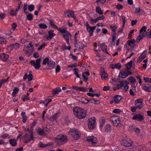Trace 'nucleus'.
<instances>
[{
  "mask_svg": "<svg viewBox=\"0 0 151 151\" xmlns=\"http://www.w3.org/2000/svg\"><path fill=\"white\" fill-rule=\"evenodd\" d=\"M144 80L146 82H149L150 83H151V78L147 77H145L144 78Z\"/></svg>",
  "mask_w": 151,
  "mask_h": 151,
  "instance_id": "69168bd1",
  "label": "nucleus"
},
{
  "mask_svg": "<svg viewBox=\"0 0 151 151\" xmlns=\"http://www.w3.org/2000/svg\"><path fill=\"white\" fill-rule=\"evenodd\" d=\"M10 11L11 12V13L10 14L11 15L16 16L17 15V13L15 11V10L11 9Z\"/></svg>",
  "mask_w": 151,
  "mask_h": 151,
  "instance_id": "13d9d810",
  "label": "nucleus"
},
{
  "mask_svg": "<svg viewBox=\"0 0 151 151\" xmlns=\"http://www.w3.org/2000/svg\"><path fill=\"white\" fill-rule=\"evenodd\" d=\"M143 119L144 118L143 116L139 114H137L133 116L132 117V119L133 120L136 119L139 121H142L143 120Z\"/></svg>",
  "mask_w": 151,
  "mask_h": 151,
  "instance_id": "a211bd4d",
  "label": "nucleus"
},
{
  "mask_svg": "<svg viewBox=\"0 0 151 151\" xmlns=\"http://www.w3.org/2000/svg\"><path fill=\"white\" fill-rule=\"evenodd\" d=\"M73 113L77 118L82 119L85 118L87 116V111L84 109L78 106L74 107Z\"/></svg>",
  "mask_w": 151,
  "mask_h": 151,
  "instance_id": "f257e3e1",
  "label": "nucleus"
},
{
  "mask_svg": "<svg viewBox=\"0 0 151 151\" xmlns=\"http://www.w3.org/2000/svg\"><path fill=\"white\" fill-rule=\"evenodd\" d=\"M134 103L138 109H140L142 107V103L141 100L137 99L135 101Z\"/></svg>",
  "mask_w": 151,
  "mask_h": 151,
  "instance_id": "4468645a",
  "label": "nucleus"
},
{
  "mask_svg": "<svg viewBox=\"0 0 151 151\" xmlns=\"http://www.w3.org/2000/svg\"><path fill=\"white\" fill-rule=\"evenodd\" d=\"M14 48V46H13V44H12L8 46L7 47V49L9 51H12L13 50Z\"/></svg>",
  "mask_w": 151,
  "mask_h": 151,
  "instance_id": "8fccbe9b",
  "label": "nucleus"
},
{
  "mask_svg": "<svg viewBox=\"0 0 151 151\" xmlns=\"http://www.w3.org/2000/svg\"><path fill=\"white\" fill-rule=\"evenodd\" d=\"M39 27L41 29H45L47 28V26L45 24H40L38 25Z\"/></svg>",
  "mask_w": 151,
  "mask_h": 151,
  "instance_id": "a18cd8bd",
  "label": "nucleus"
},
{
  "mask_svg": "<svg viewBox=\"0 0 151 151\" xmlns=\"http://www.w3.org/2000/svg\"><path fill=\"white\" fill-rule=\"evenodd\" d=\"M128 82L127 81L121 82L119 84L117 85V88L118 89L121 88L124 91L126 92L129 88V86L128 85Z\"/></svg>",
  "mask_w": 151,
  "mask_h": 151,
  "instance_id": "39448f33",
  "label": "nucleus"
},
{
  "mask_svg": "<svg viewBox=\"0 0 151 151\" xmlns=\"http://www.w3.org/2000/svg\"><path fill=\"white\" fill-rule=\"evenodd\" d=\"M100 92H99L97 94H93V93H87V95H88V96L91 97H93L95 96H96L97 97H99L100 96Z\"/></svg>",
  "mask_w": 151,
  "mask_h": 151,
  "instance_id": "7c9ffc66",
  "label": "nucleus"
},
{
  "mask_svg": "<svg viewBox=\"0 0 151 151\" xmlns=\"http://www.w3.org/2000/svg\"><path fill=\"white\" fill-rule=\"evenodd\" d=\"M101 47L103 51H106L107 46L106 45L105 43H103L101 45Z\"/></svg>",
  "mask_w": 151,
  "mask_h": 151,
  "instance_id": "473e14b6",
  "label": "nucleus"
},
{
  "mask_svg": "<svg viewBox=\"0 0 151 151\" xmlns=\"http://www.w3.org/2000/svg\"><path fill=\"white\" fill-rule=\"evenodd\" d=\"M27 5L26 4H24L23 7L24 12L25 14H27L28 13V11L27 10Z\"/></svg>",
  "mask_w": 151,
  "mask_h": 151,
  "instance_id": "09e8293b",
  "label": "nucleus"
},
{
  "mask_svg": "<svg viewBox=\"0 0 151 151\" xmlns=\"http://www.w3.org/2000/svg\"><path fill=\"white\" fill-rule=\"evenodd\" d=\"M91 103H93L95 104H99L100 103V102L99 100H95L93 99H91L89 101Z\"/></svg>",
  "mask_w": 151,
  "mask_h": 151,
  "instance_id": "de8ad7c7",
  "label": "nucleus"
},
{
  "mask_svg": "<svg viewBox=\"0 0 151 151\" xmlns=\"http://www.w3.org/2000/svg\"><path fill=\"white\" fill-rule=\"evenodd\" d=\"M101 71H103L101 75V78L103 80H106L108 78V75L105 72L104 68H101Z\"/></svg>",
  "mask_w": 151,
  "mask_h": 151,
  "instance_id": "dca6fc26",
  "label": "nucleus"
},
{
  "mask_svg": "<svg viewBox=\"0 0 151 151\" xmlns=\"http://www.w3.org/2000/svg\"><path fill=\"white\" fill-rule=\"evenodd\" d=\"M52 143H49L47 144H44L42 142H40L39 143V145L40 147L45 148L48 146H51L52 145Z\"/></svg>",
  "mask_w": 151,
  "mask_h": 151,
  "instance_id": "5701e85b",
  "label": "nucleus"
},
{
  "mask_svg": "<svg viewBox=\"0 0 151 151\" xmlns=\"http://www.w3.org/2000/svg\"><path fill=\"white\" fill-rule=\"evenodd\" d=\"M6 40L3 37H0V43L1 44H5L6 43Z\"/></svg>",
  "mask_w": 151,
  "mask_h": 151,
  "instance_id": "603ef678",
  "label": "nucleus"
},
{
  "mask_svg": "<svg viewBox=\"0 0 151 151\" xmlns=\"http://www.w3.org/2000/svg\"><path fill=\"white\" fill-rule=\"evenodd\" d=\"M58 30L63 35V37L66 40L68 44L70 45L69 42V38H71V37L70 33L64 29H59Z\"/></svg>",
  "mask_w": 151,
  "mask_h": 151,
  "instance_id": "423d86ee",
  "label": "nucleus"
},
{
  "mask_svg": "<svg viewBox=\"0 0 151 151\" xmlns=\"http://www.w3.org/2000/svg\"><path fill=\"white\" fill-rule=\"evenodd\" d=\"M111 126L110 125L108 124L105 127V131L106 132H108L111 129Z\"/></svg>",
  "mask_w": 151,
  "mask_h": 151,
  "instance_id": "c9c22d12",
  "label": "nucleus"
},
{
  "mask_svg": "<svg viewBox=\"0 0 151 151\" xmlns=\"http://www.w3.org/2000/svg\"><path fill=\"white\" fill-rule=\"evenodd\" d=\"M86 23L87 30L89 33V36H92L93 31L96 29V26L90 27L88 24V22H87Z\"/></svg>",
  "mask_w": 151,
  "mask_h": 151,
  "instance_id": "9d476101",
  "label": "nucleus"
},
{
  "mask_svg": "<svg viewBox=\"0 0 151 151\" xmlns=\"http://www.w3.org/2000/svg\"><path fill=\"white\" fill-rule=\"evenodd\" d=\"M25 130L26 132H28V134H29V135L30 136V138L24 141V143H27L31 141V140H34V137L33 136V133L32 130H29L28 129H25Z\"/></svg>",
  "mask_w": 151,
  "mask_h": 151,
  "instance_id": "9b49d317",
  "label": "nucleus"
},
{
  "mask_svg": "<svg viewBox=\"0 0 151 151\" xmlns=\"http://www.w3.org/2000/svg\"><path fill=\"white\" fill-rule=\"evenodd\" d=\"M80 43H79L78 44H77V43H76L75 44V47L77 48V49L79 47V49H78V50L79 49H83L85 47V45H81V46H80V45L79 44Z\"/></svg>",
  "mask_w": 151,
  "mask_h": 151,
  "instance_id": "c85d7f7f",
  "label": "nucleus"
},
{
  "mask_svg": "<svg viewBox=\"0 0 151 151\" xmlns=\"http://www.w3.org/2000/svg\"><path fill=\"white\" fill-rule=\"evenodd\" d=\"M42 64L44 65L47 64V67L51 69L54 68L55 63L54 61L50 60L49 57H47L44 59Z\"/></svg>",
  "mask_w": 151,
  "mask_h": 151,
  "instance_id": "7ed1b4c3",
  "label": "nucleus"
},
{
  "mask_svg": "<svg viewBox=\"0 0 151 151\" xmlns=\"http://www.w3.org/2000/svg\"><path fill=\"white\" fill-rule=\"evenodd\" d=\"M68 134L72 135L75 140H77L80 138L81 134L77 129H71L68 132Z\"/></svg>",
  "mask_w": 151,
  "mask_h": 151,
  "instance_id": "20e7f679",
  "label": "nucleus"
},
{
  "mask_svg": "<svg viewBox=\"0 0 151 151\" xmlns=\"http://www.w3.org/2000/svg\"><path fill=\"white\" fill-rule=\"evenodd\" d=\"M122 66L120 63H118L117 64L115 63V68H116L118 69H120Z\"/></svg>",
  "mask_w": 151,
  "mask_h": 151,
  "instance_id": "6e6d98bb",
  "label": "nucleus"
},
{
  "mask_svg": "<svg viewBox=\"0 0 151 151\" xmlns=\"http://www.w3.org/2000/svg\"><path fill=\"white\" fill-rule=\"evenodd\" d=\"M89 74L88 72L83 73H82V76L83 77V80L85 82H86L88 79V76Z\"/></svg>",
  "mask_w": 151,
  "mask_h": 151,
  "instance_id": "6ab92c4d",
  "label": "nucleus"
},
{
  "mask_svg": "<svg viewBox=\"0 0 151 151\" xmlns=\"http://www.w3.org/2000/svg\"><path fill=\"white\" fill-rule=\"evenodd\" d=\"M33 57L35 58H38L39 57V55L38 52H35L33 54Z\"/></svg>",
  "mask_w": 151,
  "mask_h": 151,
  "instance_id": "e2e57ef3",
  "label": "nucleus"
},
{
  "mask_svg": "<svg viewBox=\"0 0 151 151\" xmlns=\"http://www.w3.org/2000/svg\"><path fill=\"white\" fill-rule=\"evenodd\" d=\"M146 35H147V37L151 38V31H150L146 33Z\"/></svg>",
  "mask_w": 151,
  "mask_h": 151,
  "instance_id": "774afa93",
  "label": "nucleus"
},
{
  "mask_svg": "<svg viewBox=\"0 0 151 151\" xmlns=\"http://www.w3.org/2000/svg\"><path fill=\"white\" fill-rule=\"evenodd\" d=\"M19 89L18 88L15 87L13 90V91L12 93V95L13 96H15L17 93L18 92Z\"/></svg>",
  "mask_w": 151,
  "mask_h": 151,
  "instance_id": "72a5a7b5",
  "label": "nucleus"
},
{
  "mask_svg": "<svg viewBox=\"0 0 151 151\" xmlns=\"http://www.w3.org/2000/svg\"><path fill=\"white\" fill-rule=\"evenodd\" d=\"M96 12L99 14L102 15L103 14V11L99 6H97L96 8Z\"/></svg>",
  "mask_w": 151,
  "mask_h": 151,
  "instance_id": "c756f323",
  "label": "nucleus"
},
{
  "mask_svg": "<svg viewBox=\"0 0 151 151\" xmlns=\"http://www.w3.org/2000/svg\"><path fill=\"white\" fill-rule=\"evenodd\" d=\"M38 134L40 136H44L46 135V134L44 132L43 129H39L37 131Z\"/></svg>",
  "mask_w": 151,
  "mask_h": 151,
  "instance_id": "a878e982",
  "label": "nucleus"
},
{
  "mask_svg": "<svg viewBox=\"0 0 151 151\" xmlns=\"http://www.w3.org/2000/svg\"><path fill=\"white\" fill-rule=\"evenodd\" d=\"M74 74L77 78H80V76L78 74V69L77 68H75L73 69Z\"/></svg>",
  "mask_w": 151,
  "mask_h": 151,
  "instance_id": "ea45409f",
  "label": "nucleus"
},
{
  "mask_svg": "<svg viewBox=\"0 0 151 151\" xmlns=\"http://www.w3.org/2000/svg\"><path fill=\"white\" fill-rule=\"evenodd\" d=\"M29 10L30 12H32L34 9V6L33 5H30L28 6Z\"/></svg>",
  "mask_w": 151,
  "mask_h": 151,
  "instance_id": "864d4df0",
  "label": "nucleus"
},
{
  "mask_svg": "<svg viewBox=\"0 0 151 151\" xmlns=\"http://www.w3.org/2000/svg\"><path fill=\"white\" fill-rule=\"evenodd\" d=\"M33 16L31 13L28 14L27 16V19L29 21L32 20L33 19Z\"/></svg>",
  "mask_w": 151,
  "mask_h": 151,
  "instance_id": "49530a36",
  "label": "nucleus"
},
{
  "mask_svg": "<svg viewBox=\"0 0 151 151\" xmlns=\"http://www.w3.org/2000/svg\"><path fill=\"white\" fill-rule=\"evenodd\" d=\"M144 37V35L143 33H142V35L141 34H139L137 36L136 39V42L137 43H138Z\"/></svg>",
  "mask_w": 151,
  "mask_h": 151,
  "instance_id": "cd10ccee",
  "label": "nucleus"
},
{
  "mask_svg": "<svg viewBox=\"0 0 151 151\" xmlns=\"http://www.w3.org/2000/svg\"><path fill=\"white\" fill-rule=\"evenodd\" d=\"M132 142L129 139H125L123 140L122 144L125 146L129 147L132 145Z\"/></svg>",
  "mask_w": 151,
  "mask_h": 151,
  "instance_id": "f8f14e48",
  "label": "nucleus"
},
{
  "mask_svg": "<svg viewBox=\"0 0 151 151\" xmlns=\"http://www.w3.org/2000/svg\"><path fill=\"white\" fill-rule=\"evenodd\" d=\"M10 145L13 146H15L17 145V140L15 139H11L9 140Z\"/></svg>",
  "mask_w": 151,
  "mask_h": 151,
  "instance_id": "b1692460",
  "label": "nucleus"
},
{
  "mask_svg": "<svg viewBox=\"0 0 151 151\" xmlns=\"http://www.w3.org/2000/svg\"><path fill=\"white\" fill-rule=\"evenodd\" d=\"M55 142L58 145H63L68 141L67 136L65 134H60L54 138Z\"/></svg>",
  "mask_w": 151,
  "mask_h": 151,
  "instance_id": "f03ea898",
  "label": "nucleus"
},
{
  "mask_svg": "<svg viewBox=\"0 0 151 151\" xmlns=\"http://www.w3.org/2000/svg\"><path fill=\"white\" fill-rule=\"evenodd\" d=\"M134 31V30L133 29L130 31L129 32V34L128 35V38L129 39H130L131 38L132 35H131L133 33Z\"/></svg>",
  "mask_w": 151,
  "mask_h": 151,
  "instance_id": "680f3d73",
  "label": "nucleus"
},
{
  "mask_svg": "<svg viewBox=\"0 0 151 151\" xmlns=\"http://www.w3.org/2000/svg\"><path fill=\"white\" fill-rule=\"evenodd\" d=\"M147 52L145 51H144L143 52L140 56L143 59H144L146 57L147 55Z\"/></svg>",
  "mask_w": 151,
  "mask_h": 151,
  "instance_id": "3c124183",
  "label": "nucleus"
},
{
  "mask_svg": "<svg viewBox=\"0 0 151 151\" xmlns=\"http://www.w3.org/2000/svg\"><path fill=\"white\" fill-rule=\"evenodd\" d=\"M128 79L131 82L133 83L136 82V81L135 78L132 76H130L129 77Z\"/></svg>",
  "mask_w": 151,
  "mask_h": 151,
  "instance_id": "37998d69",
  "label": "nucleus"
},
{
  "mask_svg": "<svg viewBox=\"0 0 151 151\" xmlns=\"http://www.w3.org/2000/svg\"><path fill=\"white\" fill-rule=\"evenodd\" d=\"M90 23L92 24H93L94 23H96L98 21L97 18L95 19H93L92 18L90 17Z\"/></svg>",
  "mask_w": 151,
  "mask_h": 151,
  "instance_id": "c03bdc74",
  "label": "nucleus"
},
{
  "mask_svg": "<svg viewBox=\"0 0 151 151\" xmlns=\"http://www.w3.org/2000/svg\"><path fill=\"white\" fill-rule=\"evenodd\" d=\"M23 138L25 139L24 141H24L30 138V135H29V133L28 134L27 133H26L24 135L23 137Z\"/></svg>",
  "mask_w": 151,
  "mask_h": 151,
  "instance_id": "58836bf2",
  "label": "nucleus"
},
{
  "mask_svg": "<svg viewBox=\"0 0 151 151\" xmlns=\"http://www.w3.org/2000/svg\"><path fill=\"white\" fill-rule=\"evenodd\" d=\"M28 93H27V95H24L22 98V99L23 101H25V100H28L29 99Z\"/></svg>",
  "mask_w": 151,
  "mask_h": 151,
  "instance_id": "79ce46f5",
  "label": "nucleus"
},
{
  "mask_svg": "<svg viewBox=\"0 0 151 151\" xmlns=\"http://www.w3.org/2000/svg\"><path fill=\"white\" fill-rule=\"evenodd\" d=\"M79 101H81L82 103L84 104H87L89 101V100L86 99L84 97L82 98Z\"/></svg>",
  "mask_w": 151,
  "mask_h": 151,
  "instance_id": "f704fd0d",
  "label": "nucleus"
},
{
  "mask_svg": "<svg viewBox=\"0 0 151 151\" xmlns=\"http://www.w3.org/2000/svg\"><path fill=\"white\" fill-rule=\"evenodd\" d=\"M49 24L51 26L55 28L58 30V29H59L55 25L53 22L52 20H49Z\"/></svg>",
  "mask_w": 151,
  "mask_h": 151,
  "instance_id": "4c0bfd02",
  "label": "nucleus"
},
{
  "mask_svg": "<svg viewBox=\"0 0 151 151\" xmlns=\"http://www.w3.org/2000/svg\"><path fill=\"white\" fill-rule=\"evenodd\" d=\"M33 78V77L32 74L31 73H30L29 75H28V81H30L32 80Z\"/></svg>",
  "mask_w": 151,
  "mask_h": 151,
  "instance_id": "052dcab7",
  "label": "nucleus"
},
{
  "mask_svg": "<svg viewBox=\"0 0 151 151\" xmlns=\"http://www.w3.org/2000/svg\"><path fill=\"white\" fill-rule=\"evenodd\" d=\"M58 114V113L56 114H55L53 116H52V117H51V119H53V120H55L57 118Z\"/></svg>",
  "mask_w": 151,
  "mask_h": 151,
  "instance_id": "338daca9",
  "label": "nucleus"
},
{
  "mask_svg": "<svg viewBox=\"0 0 151 151\" xmlns=\"http://www.w3.org/2000/svg\"><path fill=\"white\" fill-rule=\"evenodd\" d=\"M9 55L5 54L4 53H3L1 55H0V57L1 59L4 61H6L8 59L9 57Z\"/></svg>",
  "mask_w": 151,
  "mask_h": 151,
  "instance_id": "393cba45",
  "label": "nucleus"
},
{
  "mask_svg": "<svg viewBox=\"0 0 151 151\" xmlns=\"http://www.w3.org/2000/svg\"><path fill=\"white\" fill-rule=\"evenodd\" d=\"M41 61V59L40 58L35 61L31 60L30 62V63L33 66L35 69H38L40 67V63Z\"/></svg>",
  "mask_w": 151,
  "mask_h": 151,
  "instance_id": "6e6552de",
  "label": "nucleus"
},
{
  "mask_svg": "<svg viewBox=\"0 0 151 151\" xmlns=\"http://www.w3.org/2000/svg\"><path fill=\"white\" fill-rule=\"evenodd\" d=\"M133 129H134L133 131H134L136 134H139L140 133V130L139 128H136L134 129L133 128Z\"/></svg>",
  "mask_w": 151,
  "mask_h": 151,
  "instance_id": "5fc2aeb1",
  "label": "nucleus"
},
{
  "mask_svg": "<svg viewBox=\"0 0 151 151\" xmlns=\"http://www.w3.org/2000/svg\"><path fill=\"white\" fill-rule=\"evenodd\" d=\"M132 61L131 60L130 61V62L128 63L127 64H126V66L127 70H129L131 68H132Z\"/></svg>",
  "mask_w": 151,
  "mask_h": 151,
  "instance_id": "2f4dec72",
  "label": "nucleus"
},
{
  "mask_svg": "<svg viewBox=\"0 0 151 151\" xmlns=\"http://www.w3.org/2000/svg\"><path fill=\"white\" fill-rule=\"evenodd\" d=\"M128 76V74H127V71H123L122 72H120L119 75V77L121 78H125Z\"/></svg>",
  "mask_w": 151,
  "mask_h": 151,
  "instance_id": "4be33fe9",
  "label": "nucleus"
},
{
  "mask_svg": "<svg viewBox=\"0 0 151 151\" xmlns=\"http://www.w3.org/2000/svg\"><path fill=\"white\" fill-rule=\"evenodd\" d=\"M122 97L120 95H116L114 96V103L117 104L119 103L122 99Z\"/></svg>",
  "mask_w": 151,
  "mask_h": 151,
  "instance_id": "f3484780",
  "label": "nucleus"
},
{
  "mask_svg": "<svg viewBox=\"0 0 151 151\" xmlns=\"http://www.w3.org/2000/svg\"><path fill=\"white\" fill-rule=\"evenodd\" d=\"M48 33L49 34V36L46 38V39L47 40H50L55 35V34L53 33V31L51 30L49 31Z\"/></svg>",
  "mask_w": 151,
  "mask_h": 151,
  "instance_id": "aec40b11",
  "label": "nucleus"
},
{
  "mask_svg": "<svg viewBox=\"0 0 151 151\" xmlns=\"http://www.w3.org/2000/svg\"><path fill=\"white\" fill-rule=\"evenodd\" d=\"M64 14L65 17H72L74 15V12L70 10H68L67 12H65Z\"/></svg>",
  "mask_w": 151,
  "mask_h": 151,
  "instance_id": "2eb2a0df",
  "label": "nucleus"
},
{
  "mask_svg": "<svg viewBox=\"0 0 151 151\" xmlns=\"http://www.w3.org/2000/svg\"><path fill=\"white\" fill-rule=\"evenodd\" d=\"M95 122L96 119L94 117H92L88 120V127L89 129H92L95 128Z\"/></svg>",
  "mask_w": 151,
  "mask_h": 151,
  "instance_id": "1a4fd4ad",
  "label": "nucleus"
},
{
  "mask_svg": "<svg viewBox=\"0 0 151 151\" xmlns=\"http://www.w3.org/2000/svg\"><path fill=\"white\" fill-rule=\"evenodd\" d=\"M143 89L147 91L148 92L151 91V86L150 85L148 86H144L143 87Z\"/></svg>",
  "mask_w": 151,
  "mask_h": 151,
  "instance_id": "e433bc0d",
  "label": "nucleus"
},
{
  "mask_svg": "<svg viewBox=\"0 0 151 151\" xmlns=\"http://www.w3.org/2000/svg\"><path fill=\"white\" fill-rule=\"evenodd\" d=\"M147 27L145 26H143L139 30V32L142 33V32H145L147 29Z\"/></svg>",
  "mask_w": 151,
  "mask_h": 151,
  "instance_id": "4d7b16f0",
  "label": "nucleus"
},
{
  "mask_svg": "<svg viewBox=\"0 0 151 151\" xmlns=\"http://www.w3.org/2000/svg\"><path fill=\"white\" fill-rule=\"evenodd\" d=\"M61 89L59 87H57L52 90V94L53 95L58 94L59 92L61 91Z\"/></svg>",
  "mask_w": 151,
  "mask_h": 151,
  "instance_id": "412c9836",
  "label": "nucleus"
},
{
  "mask_svg": "<svg viewBox=\"0 0 151 151\" xmlns=\"http://www.w3.org/2000/svg\"><path fill=\"white\" fill-rule=\"evenodd\" d=\"M110 119L115 127H120L122 126L121 123H120L119 118L117 116H112L110 117Z\"/></svg>",
  "mask_w": 151,
  "mask_h": 151,
  "instance_id": "0eeeda50",
  "label": "nucleus"
},
{
  "mask_svg": "<svg viewBox=\"0 0 151 151\" xmlns=\"http://www.w3.org/2000/svg\"><path fill=\"white\" fill-rule=\"evenodd\" d=\"M78 91H80L85 92L87 91V89L85 87L79 86V87Z\"/></svg>",
  "mask_w": 151,
  "mask_h": 151,
  "instance_id": "a19ab883",
  "label": "nucleus"
},
{
  "mask_svg": "<svg viewBox=\"0 0 151 151\" xmlns=\"http://www.w3.org/2000/svg\"><path fill=\"white\" fill-rule=\"evenodd\" d=\"M13 46H14V48L15 49H17L19 48L20 45L18 43H15L14 44H13Z\"/></svg>",
  "mask_w": 151,
  "mask_h": 151,
  "instance_id": "bf43d9fd",
  "label": "nucleus"
},
{
  "mask_svg": "<svg viewBox=\"0 0 151 151\" xmlns=\"http://www.w3.org/2000/svg\"><path fill=\"white\" fill-rule=\"evenodd\" d=\"M135 42V41L134 39H131L130 40L127 41V43L125 45H127V44H128L129 46H131L132 44H134Z\"/></svg>",
  "mask_w": 151,
  "mask_h": 151,
  "instance_id": "bb28decb",
  "label": "nucleus"
},
{
  "mask_svg": "<svg viewBox=\"0 0 151 151\" xmlns=\"http://www.w3.org/2000/svg\"><path fill=\"white\" fill-rule=\"evenodd\" d=\"M121 111L120 109H114L113 112L115 113H119Z\"/></svg>",
  "mask_w": 151,
  "mask_h": 151,
  "instance_id": "0e129e2a",
  "label": "nucleus"
},
{
  "mask_svg": "<svg viewBox=\"0 0 151 151\" xmlns=\"http://www.w3.org/2000/svg\"><path fill=\"white\" fill-rule=\"evenodd\" d=\"M87 140L91 142L92 144H95L97 143L96 138L94 137L93 136L87 137Z\"/></svg>",
  "mask_w": 151,
  "mask_h": 151,
  "instance_id": "ddd939ff",
  "label": "nucleus"
}]
</instances>
